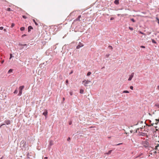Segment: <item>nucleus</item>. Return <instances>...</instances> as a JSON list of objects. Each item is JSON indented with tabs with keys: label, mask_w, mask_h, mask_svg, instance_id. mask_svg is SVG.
<instances>
[{
	"label": "nucleus",
	"mask_w": 159,
	"mask_h": 159,
	"mask_svg": "<svg viewBox=\"0 0 159 159\" xmlns=\"http://www.w3.org/2000/svg\"><path fill=\"white\" fill-rule=\"evenodd\" d=\"M71 122H70L69 123V125H71Z\"/></svg>",
	"instance_id": "nucleus-37"
},
{
	"label": "nucleus",
	"mask_w": 159,
	"mask_h": 159,
	"mask_svg": "<svg viewBox=\"0 0 159 159\" xmlns=\"http://www.w3.org/2000/svg\"><path fill=\"white\" fill-rule=\"evenodd\" d=\"M27 29L26 28H25L24 27H22L20 28V30H25Z\"/></svg>",
	"instance_id": "nucleus-15"
},
{
	"label": "nucleus",
	"mask_w": 159,
	"mask_h": 159,
	"mask_svg": "<svg viewBox=\"0 0 159 159\" xmlns=\"http://www.w3.org/2000/svg\"><path fill=\"white\" fill-rule=\"evenodd\" d=\"M32 29H33V28L31 26H29L28 27V30H31Z\"/></svg>",
	"instance_id": "nucleus-12"
},
{
	"label": "nucleus",
	"mask_w": 159,
	"mask_h": 159,
	"mask_svg": "<svg viewBox=\"0 0 159 159\" xmlns=\"http://www.w3.org/2000/svg\"><path fill=\"white\" fill-rule=\"evenodd\" d=\"M5 123L7 125L10 124L11 123L10 121L9 120H7L5 121Z\"/></svg>",
	"instance_id": "nucleus-11"
},
{
	"label": "nucleus",
	"mask_w": 159,
	"mask_h": 159,
	"mask_svg": "<svg viewBox=\"0 0 159 159\" xmlns=\"http://www.w3.org/2000/svg\"><path fill=\"white\" fill-rule=\"evenodd\" d=\"M3 30H6V29H5Z\"/></svg>",
	"instance_id": "nucleus-46"
},
{
	"label": "nucleus",
	"mask_w": 159,
	"mask_h": 159,
	"mask_svg": "<svg viewBox=\"0 0 159 159\" xmlns=\"http://www.w3.org/2000/svg\"><path fill=\"white\" fill-rule=\"evenodd\" d=\"M109 48H112V47L111 46H109Z\"/></svg>",
	"instance_id": "nucleus-35"
},
{
	"label": "nucleus",
	"mask_w": 159,
	"mask_h": 159,
	"mask_svg": "<svg viewBox=\"0 0 159 159\" xmlns=\"http://www.w3.org/2000/svg\"><path fill=\"white\" fill-rule=\"evenodd\" d=\"M123 93H129V92H128V91H123Z\"/></svg>",
	"instance_id": "nucleus-23"
},
{
	"label": "nucleus",
	"mask_w": 159,
	"mask_h": 159,
	"mask_svg": "<svg viewBox=\"0 0 159 159\" xmlns=\"http://www.w3.org/2000/svg\"><path fill=\"white\" fill-rule=\"evenodd\" d=\"M3 29V27L2 26H1V30H2Z\"/></svg>",
	"instance_id": "nucleus-30"
},
{
	"label": "nucleus",
	"mask_w": 159,
	"mask_h": 159,
	"mask_svg": "<svg viewBox=\"0 0 159 159\" xmlns=\"http://www.w3.org/2000/svg\"><path fill=\"white\" fill-rule=\"evenodd\" d=\"M81 17V15H79L77 18L76 19H75L74 20V22L76 21H80L81 20H80V18Z\"/></svg>",
	"instance_id": "nucleus-3"
},
{
	"label": "nucleus",
	"mask_w": 159,
	"mask_h": 159,
	"mask_svg": "<svg viewBox=\"0 0 159 159\" xmlns=\"http://www.w3.org/2000/svg\"><path fill=\"white\" fill-rule=\"evenodd\" d=\"M24 86H21L19 87V92L18 94L19 95H21L22 94V90L24 88Z\"/></svg>",
	"instance_id": "nucleus-2"
},
{
	"label": "nucleus",
	"mask_w": 159,
	"mask_h": 159,
	"mask_svg": "<svg viewBox=\"0 0 159 159\" xmlns=\"http://www.w3.org/2000/svg\"><path fill=\"white\" fill-rule=\"evenodd\" d=\"M157 88H158V89H159V86H158L157 87Z\"/></svg>",
	"instance_id": "nucleus-42"
},
{
	"label": "nucleus",
	"mask_w": 159,
	"mask_h": 159,
	"mask_svg": "<svg viewBox=\"0 0 159 159\" xmlns=\"http://www.w3.org/2000/svg\"><path fill=\"white\" fill-rule=\"evenodd\" d=\"M90 82V81L84 80L83 81V83H84V84L85 86H87V84L89 83Z\"/></svg>",
	"instance_id": "nucleus-4"
},
{
	"label": "nucleus",
	"mask_w": 159,
	"mask_h": 159,
	"mask_svg": "<svg viewBox=\"0 0 159 159\" xmlns=\"http://www.w3.org/2000/svg\"><path fill=\"white\" fill-rule=\"evenodd\" d=\"M12 70L11 69L10 70H9L8 71V73H11L12 72Z\"/></svg>",
	"instance_id": "nucleus-18"
},
{
	"label": "nucleus",
	"mask_w": 159,
	"mask_h": 159,
	"mask_svg": "<svg viewBox=\"0 0 159 159\" xmlns=\"http://www.w3.org/2000/svg\"><path fill=\"white\" fill-rule=\"evenodd\" d=\"M66 83H67V84L68 83V80H66Z\"/></svg>",
	"instance_id": "nucleus-32"
},
{
	"label": "nucleus",
	"mask_w": 159,
	"mask_h": 159,
	"mask_svg": "<svg viewBox=\"0 0 159 159\" xmlns=\"http://www.w3.org/2000/svg\"><path fill=\"white\" fill-rule=\"evenodd\" d=\"M90 74H91V72H89L88 73L87 75L88 76H89V75H90Z\"/></svg>",
	"instance_id": "nucleus-24"
},
{
	"label": "nucleus",
	"mask_w": 159,
	"mask_h": 159,
	"mask_svg": "<svg viewBox=\"0 0 159 159\" xmlns=\"http://www.w3.org/2000/svg\"><path fill=\"white\" fill-rule=\"evenodd\" d=\"M111 151H112V150L109 151H108V152L107 153V154H110V153H111Z\"/></svg>",
	"instance_id": "nucleus-22"
},
{
	"label": "nucleus",
	"mask_w": 159,
	"mask_h": 159,
	"mask_svg": "<svg viewBox=\"0 0 159 159\" xmlns=\"http://www.w3.org/2000/svg\"><path fill=\"white\" fill-rule=\"evenodd\" d=\"M10 59L12 57V54H10Z\"/></svg>",
	"instance_id": "nucleus-25"
},
{
	"label": "nucleus",
	"mask_w": 159,
	"mask_h": 159,
	"mask_svg": "<svg viewBox=\"0 0 159 159\" xmlns=\"http://www.w3.org/2000/svg\"><path fill=\"white\" fill-rule=\"evenodd\" d=\"M141 48H145V47L144 46H141Z\"/></svg>",
	"instance_id": "nucleus-29"
},
{
	"label": "nucleus",
	"mask_w": 159,
	"mask_h": 159,
	"mask_svg": "<svg viewBox=\"0 0 159 159\" xmlns=\"http://www.w3.org/2000/svg\"><path fill=\"white\" fill-rule=\"evenodd\" d=\"M25 34H24V35H22V37H23V36H25Z\"/></svg>",
	"instance_id": "nucleus-43"
},
{
	"label": "nucleus",
	"mask_w": 159,
	"mask_h": 159,
	"mask_svg": "<svg viewBox=\"0 0 159 159\" xmlns=\"http://www.w3.org/2000/svg\"><path fill=\"white\" fill-rule=\"evenodd\" d=\"M24 45V46H26V44H24V45Z\"/></svg>",
	"instance_id": "nucleus-41"
},
{
	"label": "nucleus",
	"mask_w": 159,
	"mask_h": 159,
	"mask_svg": "<svg viewBox=\"0 0 159 159\" xmlns=\"http://www.w3.org/2000/svg\"><path fill=\"white\" fill-rule=\"evenodd\" d=\"M119 0H115L114 1V3L116 5H118L119 4Z\"/></svg>",
	"instance_id": "nucleus-8"
},
{
	"label": "nucleus",
	"mask_w": 159,
	"mask_h": 159,
	"mask_svg": "<svg viewBox=\"0 0 159 159\" xmlns=\"http://www.w3.org/2000/svg\"><path fill=\"white\" fill-rule=\"evenodd\" d=\"M152 42L153 43H156V42L154 40H152Z\"/></svg>",
	"instance_id": "nucleus-28"
},
{
	"label": "nucleus",
	"mask_w": 159,
	"mask_h": 159,
	"mask_svg": "<svg viewBox=\"0 0 159 159\" xmlns=\"http://www.w3.org/2000/svg\"><path fill=\"white\" fill-rule=\"evenodd\" d=\"M44 159H48V157H44Z\"/></svg>",
	"instance_id": "nucleus-36"
},
{
	"label": "nucleus",
	"mask_w": 159,
	"mask_h": 159,
	"mask_svg": "<svg viewBox=\"0 0 159 159\" xmlns=\"http://www.w3.org/2000/svg\"><path fill=\"white\" fill-rule=\"evenodd\" d=\"M52 144H51V143H50V145H51Z\"/></svg>",
	"instance_id": "nucleus-47"
},
{
	"label": "nucleus",
	"mask_w": 159,
	"mask_h": 159,
	"mask_svg": "<svg viewBox=\"0 0 159 159\" xmlns=\"http://www.w3.org/2000/svg\"><path fill=\"white\" fill-rule=\"evenodd\" d=\"M86 20L89 21H92L93 20L92 19H90V18L88 17L86 18Z\"/></svg>",
	"instance_id": "nucleus-10"
},
{
	"label": "nucleus",
	"mask_w": 159,
	"mask_h": 159,
	"mask_svg": "<svg viewBox=\"0 0 159 159\" xmlns=\"http://www.w3.org/2000/svg\"><path fill=\"white\" fill-rule=\"evenodd\" d=\"M133 87L132 86H131L130 87V89H132V90H133Z\"/></svg>",
	"instance_id": "nucleus-27"
},
{
	"label": "nucleus",
	"mask_w": 159,
	"mask_h": 159,
	"mask_svg": "<svg viewBox=\"0 0 159 159\" xmlns=\"http://www.w3.org/2000/svg\"><path fill=\"white\" fill-rule=\"evenodd\" d=\"M70 95H72V92H70Z\"/></svg>",
	"instance_id": "nucleus-39"
},
{
	"label": "nucleus",
	"mask_w": 159,
	"mask_h": 159,
	"mask_svg": "<svg viewBox=\"0 0 159 159\" xmlns=\"http://www.w3.org/2000/svg\"><path fill=\"white\" fill-rule=\"evenodd\" d=\"M111 16H113L112 17H111L110 18V20H114L116 17V16L115 15H111Z\"/></svg>",
	"instance_id": "nucleus-6"
},
{
	"label": "nucleus",
	"mask_w": 159,
	"mask_h": 159,
	"mask_svg": "<svg viewBox=\"0 0 159 159\" xmlns=\"http://www.w3.org/2000/svg\"><path fill=\"white\" fill-rule=\"evenodd\" d=\"M130 20L132 21V22L134 23H135L136 22V20L134 19V18H130Z\"/></svg>",
	"instance_id": "nucleus-13"
},
{
	"label": "nucleus",
	"mask_w": 159,
	"mask_h": 159,
	"mask_svg": "<svg viewBox=\"0 0 159 159\" xmlns=\"http://www.w3.org/2000/svg\"><path fill=\"white\" fill-rule=\"evenodd\" d=\"M156 21L157 22L158 24H159V19L157 17H156Z\"/></svg>",
	"instance_id": "nucleus-14"
},
{
	"label": "nucleus",
	"mask_w": 159,
	"mask_h": 159,
	"mask_svg": "<svg viewBox=\"0 0 159 159\" xmlns=\"http://www.w3.org/2000/svg\"><path fill=\"white\" fill-rule=\"evenodd\" d=\"M48 112L47 110H45V111L43 113V115L46 116L47 115Z\"/></svg>",
	"instance_id": "nucleus-9"
},
{
	"label": "nucleus",
	"mask_w": 159,
	"mask_h": 159,
	"mask_svg": "<svg viewBox=\"0 0 159 159\" xmlns=\"http://www.w3.org/2000/svg\"><path fill=\"white\" fill-rule=\"evenodd\" d=\"M2 61V63H3V61Z\"/></svg>",
	"instance_id": "nucleus-44"
},
{
	"label": "nucleus",
	"mask_w": 159,
	"mask_h": 159,
	"mask_svg": "<svg viewBox=\"0 0 159 159\" xmlns=\"http://www.w3.org/2000/svg\"><path fill=\"white\" fill-rule=\"evenodd\" d=\"M86 26H85V27H84V28L83 29L84 30H85L86 29H87V28H86Z\"/></svg>",
	"instance_id": "nucleus-34"
},
{
	"label": "nucleus",
	"mask_w": 159,
	"mask_h": 159,
	"mask_svg": "<svg viewBox=\"0 0 159 159\" xmlns=\"http://www.w3.org/2000/svg\"><path fill=\"white\" fill-rule=\"evenodd\" d=\"M129 28L130 30H133V28L132 27H129Z\"/></svg>",
	"instance_id": "nucleus-26"
},
{
	"label": "nucleus",
	"mask_w": 159,
	"mask_h": 159,
	"mask_svg": "<svg viewBox=\"0 0 159 159\" xmlns=\"http://www.w3.org/2000/svg\"><path fill=\"white\" fill-rule=\"evenodd\" d=\"M83 46V44L81 43H79V45L77 46L76 48L79 49L80 48L82 47Z\"/></svg>",
	"instance_id": "nucleus-5"
},
{
	"label": "nucleus",
	"mask_w": 159,
	"mask_h": 159,
	"mask_svg": "<svg viewBox=\"0 0 159 159\" xmlns=\"http://www.w3.org/2000/svg\"><path fill=\"white\" fill-rule=\"evenodd\" d=\"M60 26L59 25H52L48 27L47 26H43L44 28L43 29L46 30L47 29H48L49 30L50 29H52L53 30H56L57 29V30H60L61 28H60Z\"/></svg>",
	"instance_id": "nucleus-1"
},
{
	"label": "nucleus",
	"mask_w": 159,
	"mask_h": 159,
	"mask_svg": "<svg viewBox=\"0 0 159 159\" xmlns=\"http://www.w3.org/2000/svg\"><path fill=\"white\" fill-rule=\"evenodd\" d=\"M22 17L24 19H26L27 18L26 16L25 15H23Z\"/></svg>",
	"instance_id": "nucleus-20"
},
{
	"label": "nucleus",
	"mask_w": 159,
	"mask_h": 159,
	"mask_svg": "<svg viewBox=\"0 0 159 159\" xmlns=\"http://www.w3.org/2000/svg\"><path fill=\"white\" fill-rule=\"evenodd\" d=\"M83 92H84V90L83 89H81L80 90V93H83Z\"/></svg>",
	"instance_id": "nucleus-16"
},
{
	"label": "nucleus",
	"mask_w": 159,
	"mask_h": 159,
	"mask_svg": "<svg viewBox=\"0 0 159 159\" xmlns=\"http://www.w3.org/2000/svg\"><path fill=\"white\" fill-rule=\"evenodd\" d=\"M70 137H69L67 139V140L68 141H69L70 140Z\"/></svg>",
	"instance_id": "nucleus-31"
},
{
	"label": "nucleus",
	"mask_w": 159,
	"mask_h": 159,
	"mask_svg": "<svg viewBox=\"0 0 159 159\" xmlns=\"http://www.w3.org/2000/svg\"><path fill=\"white\" fill-rule=\"evenodd\" d=\"M134 73H132L130 75L129 77V78L128 79V80H131L132 79V78L134 76Z\"/></svg>",
	"instance_id": "nucleus-7"
},
{
	"label": "nucleus",
	"mask_w": 159,
	"mask_h": 159,
	"mask_svg": "<svg viewBox=\"0 0 159 159\" xmlns=\"http://www.w3.org/2000/svg\"><path fill=\"white\" fill-rule=\"evenodd\" d=\"M17 91L16 90L14 92V93H17Z\"/></svg>",
	"instance_id": "nucleus-33"
},
{
	"label": "nucleus",
	"mask_w": 159,
	"mask_h": 159,
	"mask_svg": "<svg viewBox=\"0 0 159 159\" xmlns=\"http://www.w3.org/2000/svg\"><path fill=\"white\" fill-rule=\"evenodd\" d=\"M33 20V21L35 23V25H38V24H37V23L35 21V20L34 19Z\"/></svg>",
	"instance_id": "nucleus-17"
},
{
	"label": "nucleus",
	"mask_w": 159,
	"mask_h": 159,
	"mask_svg": "<svg viewBox=\"0 0 159 159\" xmlns=\"http://www.w3.org/2000/svg\"><path fill=\"white\" fill-rule=\"evenodd\" d=\"M107 16H108L109 15L108 14H107Z\"/></svg>",
	"instance_id": "nucleus-45"
},
{
	"label": "nucleus",
	"mask_w": 159,
	"mask_h": 159,
	"mask_svg": "<svg viewBox=\"0 0 159 159\" xmlns=\"http://www.w3.org/2000/svg\"><path fill=\"white\" fill-rule=\"evenodd\" d=\"M7 11H11V9L10 8H7Z\"/></svg>",
	"instance_id": "nucleus-19"
},
{
	"label": "nucleus",
	"mask_w": 159,
	"mask_h": 159,
	"mask_svg": "<svg viewBox=\"0 0 159 159\" xmlns=\"http://www.w3.org/2000/svg\"><path fill=\"white\" fill-rule=\"evenodd\" d=\"M121 144H122V143H119V144H117V145H119Z\"/></svg>",
	"instance_id": "nucleus-40"
},
{
	"label": "nucleus",
	"mask_w": 159,
	"mask_h": 159,
	"mask_svg": "<svg viewBox=\"0 0 159 159\" xmlns=\"http://www.w3.org/2000/svg\"><path fill=\"white\" fill-rule=\"evenodd\" d=\"M14 25H15V24L14 23H12L11 25V27H13L14 26Z\"/></svg>",
	"instance_id": "nucleus-21"
},
{
	"label": "nucleus",
	"mask_w": 159,
	"mask_h": 159,
	"mask_svg": "<svg viewBox=\"0 0 159 159\" xmlns=\"http://www.w3.org/2000/svg\"><path fill=\"white\" fill-rule=\"evenodd\" d=\"M65 100V98H63V101H64Z\"/></svg>",
	"instance_id": "nucleus-38"
}]
</instances>
